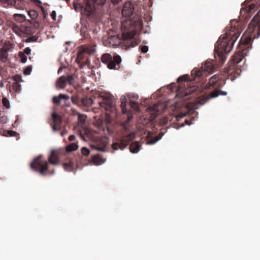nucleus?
Instances as JSON below:
<instances>
[{
	"label": "nucleus",
	"instance_id": "nucleus-52",
	"mask_svg": "<svg viewBox=\"0 0 260 260\" xmlns=\"http://www.w3.org/2000/svg\"><path fill=\"white\" fill-rule=\"evenodd\" d=\"M68 132L66 130H63L62 131L61 133H60V135L62 136H64V135H66L67 134Z\"/></svg>",
	"mask_w": 260,
	"mask_h": 260
},
{
	"label": "nucleus",
	"instance_id": "nucleus-49",
	"mask_svg": "<svg viewBox=\"0 0 260 260\" xmlns=\"http://www.w3.org/2000/svg\"><path fill=\"white\" fill-rule=\"evenodd\" d=\"M42 15H43V19L44 20H45L47 18V17H48V13H47V12H46V13H43Z\"/></svg>",
	"mask_w": 260,
	"mask_h": 260
},
{
	"label": "nucleus",
	"instance_id": "nucleus-29",
	"mask_svg": "<svg viewBox=\"0 0 260 260\" xmlns=\"http://www.w3.org/2000/svg\"><path fill=\"white\" fill-rule=\"evenodd\" d=\"M4 135L6 137H15L17 133L13 131H6L4 132Z\"/></svg>",
	"mask_w": 260,
	"mask_h": 260
},
{
	"label": "nucleus",
	"instance_id": "nucleus-21",
	"mask_svg": "<svg viewBox=\"0 0 260 260\" xmlns=\"http://www.w3.org/2000/svg\"><path fill=\"white\" fill-rule=\"evenodd\" d=\"M63 166L66 171L71 172L74 171L76 165L73 160H70L68 162L64 163Z\"/></svg>",
	"mask_w": 260,
	"mask_h": 260
},
{
	"label": "nucleus",
	"instance_id": "nucleus-43",
	"mask_svg": "<svg viewBox=\"0 0 260 260\" xmlns=\"http://www.w3.org/2000/svg\"><path fill=\"white\" fill-rule=\"evenodd\" d=\"M50 16H51L52 19L54 21L56 20V13L55 11H53L52 12V13H51Z\"/></svg>",
	"mask_w": 260,
	"mask_h": 260
},
{
	"label": "nucleus",
	"instance_id": "nucleus-40",
	"mask_svg": "<svg viewBox=\"0 0 260 260\" xmlns=\"http://www.w3.org/2000/svg\"><path fill=\"white\" fill-rule=\"evenodd\" d=\"M140 49L143 53H146L148 50V47L147 46L140 47Z\"/></svg>",
	"mask_w": 260,
	"mask_h": 260
},
{
	"label": "nucleus",
	"instance_id": "nucleus-34",
	"mask_svg": "<svg viewBox=\"0 0 260 260\" xmlns=\"http://www.w3.org/2000/svg\"><path fill=\"white\" fill-rule=\"evenodd\" d=\"M13 31L15 32L16 34L20 35L21 34V31L19 27L16 24H14L12 27Z\"/></svg>",
	"mask_w": 260,
	"mask_h": 260
},
{
	"label": "nucleus",
	"instance_id": "nucleus-41",
	"mask_svg": "<svg viewBox=\"0 0 260 260\" xmlns=\"http://www.w3.org/2000/svg\"><path fill=\"white\" fill-rule=\"evenodd\" d=\"M161 139V137L157 136L156 137L154 140H152L149 142V143L150 144H153L157 142L158 140H159Z\"/></svg>",
	"mask_w": 260,
	"mask_h": 260
},
{
	"label": "nucleus",
	"instance_id": "nucleus-44",
	"mask_svg": "<svg viewBox=\"0 0 260 260\" xmlns=\"http://www.w3.org/2000/svg\"><path fill=\"white\" fill-rule=\"evenodd\" d=\"M33 2L38 7L40 8V6H42V2L40 0H34Z\"/></svg>",
	"mask_w": 260,
	"mask_h": 260
},
{
	"label": "nucleus",
	"instance_id": "nucleus-27",
	"mask_svg": "<svg viewBox=\"0 0 260 260\" xmlns=\"http://www.w3.org/2000/svg\"><path fill=\"white\" fill-rule=\"evenodd\" d=\"M78 146L76 143H72L68 145L66 147V150L68 152H72L78 149Z\"/></svg>",
	"mask_w": 260,
	"mask_h": 260
},
{
	"label": "nucleus",
	"instance_id": "nucleus-10",
	"mask_svg": "<svg viewBox=\"0 0 260 260\" xmlns=\"http://www.w3.org/2000/svg\"><path fill=\"white\" fill-rule=\"evenodd\" d=\"M102 101L99 102L100 106L106 111H113L114 109V103L111 95H100Z\"/></svg>",
	"mask_w": 260,
	"mask_h": 260
},
{
	"label": "nucleus",
	"instance_id": "nucleus-35",
	"mask_svg": "<svg viewBox=\"0 0 260 260\" xmlns=\"http://www.w3.org/2000/svg\"><path fill=\"white\" fill-rule=\"evenodd\" d=\"M19 56L20 58L21 62L25 63L26 61L27 57L26 56V55L24 54V53H23L22 52H20L19 53Z\"/></svg>",
	"mask_w": 260,
	"mask_h": 260
},
{
	"label": "nucleus",
	"instance_id": "nucleus-28",
	"mask_svg": "<svg viewBox=\"0 0 260 260\" xmlns=\"http://www.w3.org/2000/svg\"><path fill=\"white\" fill-rule=\"evenodd\" d=\"M28 15L32 19H36L38 16V13L35 10H30L28 11Z\"/></svg>",
	"mask_w": 260,
	"mask_h": 260
},
{
	"label": "nucleus",
	"instance_id": "nucleus-56",
	"mask_svg": "<svg viewBox=\"0 0 260 260\" xmlns=\"http://www.w3.org/2000/svg\"><path fill=\"white\" fill-rule=\"evenodd\" d=\"M131 119H132V117H130V116H128V117H127V120H128V121H130V120H131Z\"/></svg>",
	"mask_w": 260,
	"mask_h": 260
},
{
	"label": "nucleus",
	"instance_id": "nucleus-30",
	"mask_svg": "<svg viewBox=\"0 0 260 260\" xmlns=\"http://www.w3.org/2000/svg\"><path fill=\"white\" fill-rule=\"evenodd\" d=\"M81 99L78 96H73L71 98L72 102L79 106H81Z\"/></svg>",
	"mask_w": 260,
	"mask_h": 260
},
{
	"label": "nucleus",
	"instance_id": "nucleus-37",
	"mask_svg": "<svg viewBox=\"0 0 260 260\" xmlns=\"http://www.w3.org/2000/svg\"><path fill=\"white\" fill-rule=\"evenodd\" d=\"M126 140L130 142L133 140L135 138V134L134 133H131L125 136Z\"/></svg>",
	"mask_w": 260,
	"mask_h": 260
},
{
	"label": "nucleus",
	"instance_id": "nucleus-8",
	"mask_svg": "<svg viewBox=\"0 0 260 260\" xmlns=\"http://www.w3.org/2000/svg\"><path fill=\"white\" fill-rule=\"evenodd\" d=\"M102 62L106 64L109 69H116L121 62L120 56L117 54L112 56L110 53H104L101 56Z\"/></svg>",
	"mask_w": 260,
	"mask_h": 260
},
{
	"label": "nucleus",
	"instance_id": "nucleus-12",
	"mask_svg": "<svg viewBox=\"0 0 260 260\" xmlns=\"http://www.w3.org/2000/svg\"><path fill=\"white\" fill-rule=\"evenodd\" d=\"M219 88H217L216 89L214 90L213 91L210 92L209 95H206L203 97V100L204 101H200V103L201 104H204L206 101L209 100L210 98H214L217 97L219 95H226L227 94L226 92L221 91L219 89Z\"/></svg>",
	"mask_w": 260,
	"mask_h": 260
},
{
	"label": "nucleus",
	"instance_id": "nucleus-23",
	"mask_svg": "<svg viewBox=\"0 0 260 260\" xmlns=\"http://www.w3.org/2000/svg\"><path fill=\"white\" fill-rule=\"evenodd\" d=\"M80 102L81 106L83 105L85 107L91 106L93 103L92 99L87 97L82 98Z\"/></svg>",
	"mask_w": 260,
	"mask_h": 260
},
{
	"label": "nucleus",
	"instance_id": "nucleus-55",
	"mask_svg": "<svg viewBox=\"0 0 260 260\" xmlns=\"http://www.w3.org/2000/svg\"><path fill=\"white\" fill-rule=\"evenodd\" d=\"M50 174H53L54 173V170L49 171Z\"/></svg>",
	"mask_w": 260,
	"mask_h": 260
},
{
	"label": "nucleus",
	"instance_id": "nucleus-22",
	"mask_svg": "<svg viewBox=\"0 0 260 260\" xmlns=\"http://www.w3.org/2000/svg\"><path fill=\"white\" fill-rule=\"evenodd\" d=\"M141 145L138 142L132 143L129 146V150L132 153H136L140 150Z\"/></svg>",
	"mask_w": 260,
	"mask_h": 260
},
{
	"label": "nucleus",
	"instance_id": "nucleus-20",
	"mask_svg": "<svg viewBox=\"0 0 260 260\" xmlns=\"http://www.w3.org/2000/svg\"><path fill=\"white\" fill-rule=\"evenodd\" d=\"M95 52V48H92V47L91 48L89 47H86L84 48L82 50L78 52L77 58L79 59L81 58L82 54L84 53H86L88 54H92L94 53Z\"/></svg>",
	"mask_w": 260,
	"mask_h": 260
},
{
	"label": "nucleus",
	"instance_id": "nucleus-53",
	"mask_svg": "<svg viewBox=\"0 0 260 260\" xmlns=\"http://www.w3.org/2000/svg\"><path fill=\"white\" fill-rule=\"evenodd\" d=\"M255 16H257L258 18V19L260 20V10H259V11L258 12V13Z\"/></svg>",
	"mask_w": 260,
	"mask_h": 260
},
{
	"label": "nucleus",
	"instance_id": "nucleus-26",
	"mask_svg": "<svg viewBox=\"0 0 260 260\" xmlns=\"http://www.w3.org/2000/svg\"><path fill=\"white\" fill-rule=\"evenodd\" d=\"M14 19L18 22H23L25 19V16L23 14H15L13 15Z\"/></svg>",
	"mask_w": 260,
	"mask_h": 260
},
{
	"label": "nucleus",
	"instance_id": "nucleus-6",
	"mask_svg": "<svg viewBox=\"0 0 260 260\" xmlns=\"http://www.w3.org/2000/svg\"><path fill=\"white\" fill-rule=\"evenodd\" d=\"M224 71H225V69ZM226 76L229 78L230 76L228 75L226 72H225L224 75L216 74L213 76L206 84V88L210 89L213 88L215 90L222 87L225 84V78Z\"/></svg>",
	"mask_w": 260,
	"mask_h": 260
},
{
	"label": "nucleus",
	"instance_id": "nucleus-13",
	"mask_svg": "<svg viewBox=\"0 0 260 260\" xmlns=\"http://www.w3.org/2000/svg\"><path fill=\"white\" fill-rule=\"evenodd\" d=\"M70 97L69 95L64 94H60L58 96H54L53 98V102L56 105H61V101H64V104H62V106H69Z\"/></svg>",
	"mask_w": 260,
	"mask_h": 260
},
{
	"label": "nucleus",
	"instance_id": "nucleus-36",
	"mask_svg": "<svg viewBox=\"0 0 260 260\" xmlns=\"http://www.w3.org/2000/svg\"><path fill=\"white\" fill-rule=\"evenodd\" d=\"M32 70V67L29 66L26 67L23 71V73L25 75H29Z\"/></svg>",
	"mask_w": 260,
	"mask_h": 260
},
{
	"label": "nucleus",
	"instance_id": "nucleus-54",
	"mask_svg": "<svg viewBox=\"0 0 260 260\" xmlns=\"http://www.w3.org/2000/svg\"><path fill=\"white\" fill-rule=\"evenodd\" d=\"M62 71V68H59L58 70V73H60Z\"/></svg>",
	"mask_w": 260,
	"mask_h": 260
},
{
	"label": "nucleus",
	"instance_id": "nucleus-47",
	"mask_svg": "<svg viewBox=\"0 0 260 260\" xmlns=\"http://www.w3.org/2000/svg\"><path fill=\"white\" fill-rule=\"evenodd\" d=\"M122 0H111L112 3L114 5L118 4Z\"/></svg>",
	"mask_w": 260,
	"mask_h": 260
},
{
	"label": "nucleus",
	"instance_id": "nucleus-18",
	"mask_svg": "<svg viewBox=\"0 0 260 260\" xmlns=\"http://www.w3.org/2000/svg\"><path fill=\"white\" fill-rule=\"evenodd\" d=\"M8 50L6 48H0V63H6L8 60ZM2 66L0 64V68Z\"/></svg>",
	"mask_w": 260,
	"mask_h": 260
},
{
	"label": "nucleus",
	"instance_id": "nucleus-16",
	"mask_svg": "<svg viewBox=\"0 0 260 260\" xmlns=\"http://www.w3.org/2000/svg\"><path fill=\"white\" fill-rule=\"evenodd\" d=\"M49 163L53 165H57L59 164L60 159L56 151L52 150L48 158Z\"/></svg>",
	"mask_w": 260,
	"mask_h": 260
},
{
	"label": "nucleus",
	"instance_id": "nucleus-11",
	"mask_svg": "<svg viewBox=\"0 0 260 260\" xmlns=\"http://www.w3.org/2000/svg\"><path fill=\"white\" fill-rule=\"evenodd\" d=\"M61 117L56 112H53L52 114L51 122L50 123L52 131L55 132L61 129Z\"/></svg>",
	"mask_w": 260,
	"mask_h": 260
},
{
	"label": "nucleus",
	"instance_id": "nucleus-42",
	"mask_svg": "<svg viewBox=\"0 0 260 260\" xmlns=\"http://www.w3.org/2000/svg\"><path fill=\"white\" fill-rule=\"evenodd\" d=\"M37 41V39L35 37H30L28 38L26 42H35Z\"/></svg>",
	"mask_w": 260,
	"mask_h": 260
},
{
	"label": "nucleus",
	"instance_id": "nucleus-45",
	"mask_svg": "<svg viewBox=\"0 0 260 260\" xmlns=\"http://www.w3.org/2000/svg\"><path fill=\"white\" fill-rule=\"evenodd\" d=\"M31 53V49L29 47L25 48L24 49V53L29 55Z\"/></svg>",
	"mask_w": 260,
	"mask_h": 260
},
{
	"label": "nucleus",
	"instance_id": "nucleus-51",
	"mask_svg": "<svg viewBox=\"0 0 260 260\" xmlns=\"http://www.w3.org/2000/svg\"><path fill=\"white\" fill-rule=\"evenodd\" d=\"M40 9L41 12L43 13L47 12V11L45 9V8L43 6H40Z\"/></svg>",
	"mask_w": 260,
	"mask_h": 260
},
{
	"label": "nucleus",
	"instance_id": "nucleus-9",
	"mask_svg": "<svg viewBox=\"0 0 260 260\" xmlns=\"http://www.w3.org/2000/svg\"><path fill=\"white\" fill-rule=\"evenodd\" d=\"M135 33L133 31L123 32L121 35V48L127 49L129 47L137 46L138 43L135 38Z\"/></svg>",
	"mask_w": 260,
	"mask_h": 260
},
{
	"label": "nucleus",
	"instance_id": "nucleus-15",
	"mask_svg": "<svg viewBox=\"0 0 260 260\" xmlns=\"http://www.w3.org/2000/svg\"><path fill=\"white\" fill-rule=\"evenodd\" d=\"M129 142V141L126 140L125 136L121 138L120 142L119 143L116 142L113 143L112 145V148L114 150H118L119 148L123 150L128 145Z\"/></svg>",
	"mask_w": 260,
	"mask_h": 260
},
{
	"label": "nucleus",
	"instance_id": "nucleus-32",
	"mask_svg": "<svg viewBox=\"0 0 260 260\" xmlns=\"http://www.w3.org/2000/svg\"><path fill=\"white\" fill-rule=\"evenodd\" d=\"M86 116L84 114H78V119L79 121L82 124L86 121Z\"/></svg>",
	"mask_w": 260,
	"mask_h": 260
},
{
	"label": "nucleus",
	"instance_id": "nucleus-39",
	"mask_svg": "<svg viewBox=\"0 0 260 260\" xmlns=\"http://www.w3.org/2000/svg\"><path fill=\"white\" fill-rule=\"evenodd\" d=\"M2 101L3 104L5 107H6L7 108H9V101L6 98H3Z\"/></svg>",
	"mask_w": 260,
	"mask_h": 260
},
{
	"label": "nucleus",
	"instance_id": "nucleus-57",
	"mask_svg": "<svg viewBox=\"0 0 260 260\" xmlns=\"http://www.w3.org/2000/svg\"><path fill=\"white\" fill-rule=\"evenodd\" d=\"M98 150H99L100 151H104V148L100 147V148H98Z\"/></svg>",
	"mask_w": 260,
	"mask_h": 260
},
{
	"label": "nucleus",
	"instance_id": "nucleus-31",
	"mask_svg": "<svg viewBox=\"0 0 260 260\" xmlns=\"http://www.w3.org/2000/svg\"><path fill=\"white\" fill-rule=\"evenodd\" d=\"M129 106L136 111L139 110V105L136 102L131 100L129 102Z\"/></svg>",
	"mask_w": 260,
	"mask_h": 260
},
{
	"label": "nucleus",
	"instance_id": "nucleus-19",
	"mask_svg": "<svg viewBox=\"0 0 260 260\" xmlns=\"http://www.w3.org/2000/svg\"><path fill=\"white\" fill-rule=\"evenodd\" d=\"M67 79L66 76H62L56 81V87L57 89H63L67 85Z\"/></svg>",
	"mask_w": 260,
	"mask_h": 260
},
{
	"label": "nucleus",
	"instance_id": "nucleus-4",
	"mask_svg": "<svg viewBox=\"0 0 260 260\" xmlns=\"http://www.w3.org/2000/svg\"><path fill=\"white\" fill-rule=\"evenodd\" d=\"M106 0H85L82 4H76L74 5L76 10L78 8L81 9V13L90 17L93 16L95 11V5L103 6Z\"/></svg>",
	"mask_w": 260,
	"mask_h": 260
},
{
	"label": "nucleus",
	"instance_id": "nucleus-7",
	"mask_svg": "<svg viewBox=\"0 0 260 260\" xmlns=\"http://www.w3.org/2000/svg\"><path fill=\"white\" fill-rule=\"evenodd\" d=\"M214 70L215 66L213 61L212 60H207L202 66L201 69H193L191 72V75L192 78L196 79L203 76L206 72L208 73H213Z\"/></svg>",
	"mask_w": 260,
	"mask_h": 260
},
{
	"label": "nucleus",
	"instance_id": "nucleus-50",
	"mask_svg": "<svg viewBox=\"0 0 260 260\" xmlns=\"http://www.w3.org/2000/svg\"><path fill=\"white\" fill-rule=\"evenodd\" d=\"M75 139V136L73 135H71L69 137V140L70 141H73Z\"/></svg>",
	"mask_w": 260,
	"mask_h": 260
},
{
	"label": "nucleus",
	"instance_id": "nucleus-5",
	"mask_svg": "<svg viewBox=\"0 0 260 260\" xmlns=\"http://www.w3.org/2000/svg\"><path fill=\"white\" fill-rule=\"evenodd\" d=\"M30 167L32 170L42 175H45L46 171H48V163L42 158V155L35 158L30 163Z\"/></svg>",
	"mask_w": 260,
	"mask_h": 260
},
{
	"label": "nucleus",
	"instance_id": "nucleus-38",
	"mask_svg": "<svg viewBox=\"0 0 260 260\" xmlns=\"http://www.w3.org/2000/svg\"><path fill=\"white\" fill-rule=\"evenodd\" d=\"M82 154L84 156H88L90 153L89 150L86 147H83L81 149Z\"/></svg>",
	"mask_w": 260,
	"mask_h": 260
},
{
	"label": "nucleus",
	"instance_id": "nucleus-1",
	"mask_svg": "<svg viewBox=\"0 0 260 260\" xmlns=\"http://www.w3.org/2000/svg\"><path fill=\"white\" fill-rule=\"evenodd\" d=\"M248 36H243L239 42V50L233 56L231 60V65L225 69L226 73L231 76V79L234 80L240 75L241 70L237 69V64L247 55L248 50L251 48L252 41L260 36V20L257 16H254L248 25L246 30Z\"/></svg>",
	"mask_w": 260,
	"mask_h": 260
},
{
	"label": "nucleus",
	"instance_id": "nucleus-48",
	"mask_svg": "<svg viewBox=\"0 0 260 260\" xmlns=\"http://www.w3.org/2000/svg\"><path fill=\"white\" fill-rule=\"evenodd\" d=\"M34 27L37 28H39L40 27V23L37 21H35L34 23Z\"/></svg>",
	"mask_w": 260,
	"mask_h": 260
},
{
	"label": "nucleus",
	"instance_id": "nucleus-17",
	"mask_svg": "<svg viewBox=\"0 0 260 260\" xmlns=\"http://www.w3.org/2000/svg\"><path fill=\"white\" fill-rule=\"evenodd\" d=\"M108 42L112 47L118 46L121 45L122 38L118 36H113L108 39Z\"/></svg>",
	"mask_w": 260,
	"mask_h": 260
},
{
	"label": "nucleus",
	"instance_id": "nucleus-24",
	"mask_svg": "<svg viewBox=\"0 0 260 260\" xmlns=\"http://www.w3.org/2000/svg\"><path fill=\"white\" fill-rule=\"evenodd\" d=\"M127 101L125 96L121 98V108L123 113L126 114L127 113L126 109Z\"/></svg>",
	"mask_w": 260,
	"mask_h": 260
},
{
	"label": "nucleus",
	"instance_id": "nucleus-3",
	"mask_svg": "<svg viewBox=\"0 0 260 260\" xmlns=\"http://www.w3.org/2000/svg\"><path fill=\"white\" fill-rule=\"evenodd\" d=\"M190 78L188 75H184L178 78L177 82L179 83L177 90L176 98L180 101H176L175 103V107L176 109H181L183 108L187 109L188 107L189 102L186 100L190 99L189 94L195 92L197 89L196 86H189Z\"/></svg>",
	"mask_w": 260,
	"mask_h": 260
},
{
	"label": "nucleus",
	"instance_id": "nucleus-14",
	"mask_svg": "<svg viewBox=\"0 0 260 260\" xmlns=\"http://www.w3.org/2000/svg\"><path fill=\"white\" fill-rule=\"evenodd\" d=\"M134 7L133 4L131 2H128L125 3L123 7L122 15L124 17L129 18L132 15Z\"/></svg>",
	"mask_w": 260,
	"mask_h": 260
},
{
	"label": "nucleus",
	"instance_id": "nucleus-46",
	"mask_svg": "<svg viewBox=\"0 0 260 260\" xmlns=\"http://www.w3.org/2000/svg\"><path fill=\"white\" fill-rule=\"evenodd\" d=\"M20 85L17 83H15L13 85V88L15 89L16 91L20 89Z\"/></svg>",
	"mask_w": 260,
	"mask_h": 260
},
{
	"label": "nucleus",
	"instance_id": "nucleus-2",
	"mask_svg": "<svg viewBox=\"0 0 260 260\" xmlns=\"http://www.w3.org/2000/svg\"><path fill=\"white\" fill-rule=\"evenodd\" d=\"M231 29L226 30L223 36H221L217 40L214 49V56L223 63L226 58V54L232 49L233 46L240 35L237 28L238 22L236 20L231 21Z\"/></svg>",
	"mask_w": 260,
	"mask_h": 260
},
{
	"label": "nucleus",
	"instance_id": "nucleus-25",
	"mask_svg": "<svg viewBox=\"0 0 260 260\" xmlns=\"http://www.w3.org/2000/svg\"><path fill=\"white\" fill-rule=\"evenodd\" d=\"M91 160L95 165H99L103 162L102 158L99 155L93 156Z\"/></svg>",
	"mask_w": 260,
	"mask_h": 260
},
{
	"label": "nucleus",
	"instance_id": "nucleus-33",
	"mask_svg": "<svg viewBox=\"0 0 260 260\" xmlns=\"http://www.w3.org/2000/svg\"><path fill=\"white\" fill-rule=\"evenodd\" d=\"M66 78L67 79V83H68L70 84H73L74 82V78L73 75H68L66 76Z\"/></svg>",
	"mask_w": 260,
	"mask_h": 260
}]
</instances>
